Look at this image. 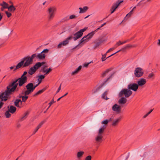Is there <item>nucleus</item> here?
Segmentation results:
<instances>
[{"instance_id":"1","label":"nucleus","mask_w":160,"mask_h":160,"mask_svg":"<svg viewBox=\"0 0 160 160\" xmlns=\"http://www.w3.org/2000/svg\"><path fill=\"white\" fill-rule=\"evenodd\" d=\"M18 81V85L20 87L22 86L27 82V81L23 80V79H22L19 78L12 81V82L10 83L7 87L9 88V90H12L11 92L12 93L13 92H14L15 91L18 85V83H17Z\"/></svg>"},{"instance_id":"2","label":"nucleus","mask_w":160,"mask_h":160,"mask_svg":"<svg viewBox=\"0 0 160 160\" xmlns=\"http://www.w3.org/2000/svg\"><path fill=\"white\" fill-rule=\"evenodd\" d=\"M12 90H10L7 87L6 90L3 92L0 93V99L2 101H6L10 98V96L12 93L11 92Z\"/></svg>"},{"instance_id":"3","label":"nucleus","mask_w":160,"mask_h":160,"mask_svg":"<svg viewBox=\"0 0 160 160\" xmlns=\"http://www.w3.org/2000/svg\"><path fill=\"white\" fill-rule=\"evenodd\" d=\"M36 56V54L35 53L30 57L29 56L25 57L22 59V61H24V62L25 61L23 67H27L31 64L33 62V59Z\"/></svg>"},{"instance_id":"4","label":"nucleus","mask_w":160,"mask_h":160,"mask_svg":"<svg viewBox=\"0 0 160 160\" xmlns=\"http://www.w3.org/2000/svg\"><path fill=\"white\" fill-rule=\"evenodd\" d=\"M95 31H92L90 33H88L87 35L84 36L80 40V43L78 45L76 46L75 48H77L78 46L80 45L84 42H87L95 34Z\"/></svg>"},{"instance_id":"5","label":"nucleus","mask_w":160,"mask_h":160,"mask_svg":"<svg viewBox=\"0 0 160 160\" xmlns=\"http://www.w3.org/2000/svg\"><path fill=\"white\" fill-rule=\"evenodd\" d=\"M132 92L128 89H123L120 92L118 96L119 97H121L124 95L125 97L128 98L132 94Z\"/></svg>"},{"instance_id":"6","label":"nucleus","mask_w":160,"mask_h":160,"mask_svg":"<svg viewBox=\"0 0 160 160\" xmlns=\"http://www.w3.org/2000/svg\"><path fill=\"white\" fill-rule=\"evenodd\" d=\"M144 74V71L142 68L140 67L135 68L134 74L135 77L139 78L142 77Z\"/></svg>"},{"instance_id":"7","label":"nucleus","mask_w":160,"mask_h":160,"mask_svg":"<svg viewBox=\"0 0 160 160\" xmlns=\"http://www.w3.org/2000/svg\"><path fill=\"white\" fill-rule=\"evenodd\" d=\"M56 11V8L55 7H50L48 8V11L49 13L48 19L49 20H51L53 18Z\"/></svg>"},{"instance_id":"8","label":"nucleus","mask_w":160,"mask_h":160,"mask_svg":"<svg viewBox=\"0 0 160 160\" xmlns=\"http://www.w3.org/2000/svg\"><path fill=\"white\" fill-rule=\"evenodd\" d=\"M49 50L48 49H45L43 50L41 53L36 54V57L37 58L39 59L40 60H43L46 57L45 53L48 52Z\"/></svg>"},{"instance_id":"9","label":"nucleus","mask_w":160,"mask_h":160,"mask_svg":"<svg viewBox=\"0 0 160 160\" xmlns=\"http://www.w3.org/2000/svg\"><path fill=\"white\" fill-rule=\"evenodd\" d=\"M27 90L25 91L26 94H30L33 92L34 89L33 87V84L32 83H28L26 86Z\"/></svg>"},{"instance_id":"10","label":"nucleus","mask_w":160,"mask_h":160,"mask_svg":"<svg viewBox=\"0 0 160 160\" xmlns=\"http://www.w3.org/2000/svg\"><path fill=\"white\" fill-rule=\"evenodd\" d=\"M123 2V0H118L116 3H113L112 6L110 9V11L111 12V13L112 14L115 11L116 9L120 5V3Z\"/></svg>"},{"instance_id":"11","label":"nucleus","mask_w":160,"mask_h":160,"mask_svg":"<svg viewBox=\"0 0 160 160\" xmlns=\"http://www.w3.org/2000/svg\"><path fill=\"white\" fill-rule=\"evenodd\" d=\"M138 88V85L137 83H130L128 86V88L129 90H132L134 91H136Z\"/></svg>"},{"instance_id":"12","label":"nucleus","mask_w":160,"mask_h":160,"mask_svg":"<svg viewBox=\"0 0 160 160\" xmlns=\"http://www.w3.org/2000/svg\"><path fill=\"white\" fill-rule=\"evenodd\" d=\"M85 31H79L74 34V37L73 38L74 40L76 41L77 39L81 37L83 35V32Z\"/></svg>"},{"instance_id":"13","label":"nucleus","mask_w":160,"mask_h":160,"mask_svg":"<svg viewBox=\"0 0 160 160\" xmlns=\"http://www.w3.org/2000/svg\"><path fill=\"white\" fill-rule=\"evenodd\" d=\"M112 110L118 113H120L121 112V108L120 106L118 105L117 104H115L112 107Z\"/></svg>"},{"instance_id":"14","label":"nucleus","mask_w":160,"mask_h":160,"mask_svg":"<svg viewBox=\"0 0 160 160\" xmlns=\"http://www.w3.org/2000/svg\"><path fill=\"white\" fill-rule=\"evenodd\" d=\"M103 136L102 135H100L98 134V135L95 138V140L97 143H101L102 140Z\"/></svg>"},{"instance_id":"15","label":"nucleus","mask_w":160,"mask_h":160,"mask_svg":"<svg viewBox=\"0 0 160 160\" xmlns=\"http://www.w3.org/2000/svg\"><path fill=\"white\" fill-rule=\"evenodd\" d=\"M94 42L95 44L93 47V48L95 49L98 47L102 42V41L101 39H99L95 41Z\"/></svg>"},{"instance_id":"16","label":"nucleus","mask_w":160,"mask_h":160,"mask_svg":"<svg viewBox=\"0 0 160 160\" xmlns=\"http://www.w3.org/2000/svg\"><path fill=\"white\" fill-rule=\"evenodd\" d=\"M146 82V80L145 79L142 78L139 79L137 82L138 85V86H142L144 85Z\"/></svg>"},{"instance_id":"17","label":"nucleus","mask_w":160,"mask_h":160,"mask_svg":"<svg viewBox=\"0 0 160 160\" xmlns=\"http://www.w3.org/2000/svg\"><path fill=\"white\" fill-rule=\"evenodd\" d=\"M122 97L118 100V102L120 104H124L127 101V99L126 98L124 97Z\"/></svg>"},{"instance_id":"18","label":"nucleus","mask_w":160,"mask_h":160,"mask_svg":"<svg viewBox=\"0 0 160 160\" xmlns=\"http://www.w3.org/2000/svg\"><path fill=\"white\" fill-rule=\"evenodd\" d=\"M79 9L80 10L79 13H83L86 12L88 10V7L87 6H84L83 8H79Z\"/></svg>"},{"instance_id":"19","label":"nucleus","mask_w":160,"mask_h":160,"mask_svg":"<svg viewBox=\"0 0 160 160\" xmlns=\"http://www.w3.org/2000/svg\"><path fill=\"white\" fill-rule=\"evenodd\" d=\"M44 62H38L36 63L33 66V68H34L36 70L38 69L44 63Z\"/></svg>"},{"instance_id":"20","label":"nucleus","mask_w":160,"mask_h":160,"mask_svg":"<svg viewBox=\"0 0 160 160\" xmlns=\"http://www.w3.org/2000/svg\"><path fill=\"white\" fill-rule=\"evenodd\" d=\"M19 103L21 105H22V101L20 99H17L14 102V105L18 107L21 108L22 107V106H20Z\"/></svg>"},{"instance_id":"21","label":"nucleus","mask_w":160,"mask_h":160,"mask_svg":"<svg viewBox=\"0 0 160 160\" xmlns=\"http://www.w3.org/2000/svg\"><path fill=\"white\" fill-rule=\"evenodd\" d=\"M17 108L16 107L13 106H11L10 107V108L8 109V110L10 113L12 114L14 113L16 111Z\"/></svg>"},{"instance_id":"22","label":"nucleus","mask_w":160,"mask_h":160,"mask_svg":"<svg viewBox=\"0 0 160 160\" xmlns=\"http://www.w3.org/2000/svg\"><path fill=\"white\" fill-rule=\"evenodd\" d=\"M72 38V37L70 36L67 39L61 42L62 45L63 46H65L67 45L69 43V41L70 40H71Z\"/></svg>"},{"instance_id":"23","label":"nucleus","mask_w":160,"mask_h":160,"mask_svg":"<svg viewBox=\"0 0 160 160\" xmlns=\"http://www.w3.org/2000/svg\"><path fill=\"white\" fill-rule=\"evenodd\" d=\"M29 112L28 111L26 112L23 114V116L20 118L19 119V121L22 122L23 120L27 118V116L29 114Z\"/></svg>"},{"instance_id":"24","label":"nucleus","mask_w":160,"mask_h":160,"mask_svg":"<svg viewBox=\"0 0 160 160\" xmlns=\"http://www.w3.org/2000/svg\"><path fill=\"white\" fill-rule=\"evenodd\" d=\"M105 128V127L104 126L101 127L98 132V134L100 135H102V133L104 132Z\"/></svg>"},{"instance_id":"25","label":"nucleus","mask_w":160,"mask_h":160,"mask_svg":"<svg viewBox=\"0 0 160 160\" xmlns=\"http://www.w3.org/2000/svg\"><path fill=\"white\" fill-rule=\"evenodd\" d=\"M76 18V16L75 15H72L70 16L69 18H64L62 20L61 22H63L65 21L68 20L69 19H72L73 18Z\"/></svg>"},{"instance_id":"26","label":"nucleus","mask_w":160,"mask_h":160,"mask_svg":"<svg viewBox=\"0 0 160 160\" xmlns=\"http://www.w3.org/2000/svg\"><path fill=\"white\" fill-rule=\"evenodd\" d=\"M24 64V61L22 60L16 66V68L14 69V71H15L17 69L20 68Z\"/></svg>"},{"instance_id":"27","label":"nucleus","mask_w":160,"mask_h":160,"mask_svg":"<svg viewBox=\"0 0 160 160\" xmlns=\"http://www.w3.org/2000/svg\"><path fill=\"white\" fill-rule=\"evenodd\" d=\"M36 71V70L34 68H33V67H31L29 69L28 71V73L29 74L32 75L34 74Z\"/></svg>"},{"instance_id":"28","label":"nucleus","mask_w":160,"mask_h":160,"mask_svg":"<svg viewBox=\"0 0 160 160\" xmlns=\"http://www.w3.org/2000/svg\"><path fill=\"white\" fill-rule=\"evenodd\" d=\"M81 68L82 66H79L77 68L75 69V70L74 71H73L72 72V75H73L77 73L81 69Z\"/></svg>"},{"instance_id":"29","label":"nucleus","mask_w":160,"mask_h":160,"mask_svg":"<svg viewBox=\"0 0 160 160\" xmlns=\"http://www.w3.org/2000/svg\"><path fill=\"white\" fill-rule=\"evenodd\" d=\"M24 94V96H22V102H25L27 100L28 98V96H27V95H29V94H26L25 92Z\"/></svg>"},{"instance_id":"30","label":"nucleus","mask_w":160,"mask_h":160,"mask_svg":"<svg viewBox=\"0 0 160 160\" xmlns=\"http://www.w3.org/2000/svg\"><path fill=\"white\" fill-rule=\"evenodd\" d=\"M46 89L45 88H43L42 89L39 90L38 92H37L35 94H34L33 95V96H35L37 95H38L41 93H42L44 91L46 90Z\"/></svg>"},{"instance_id":"31","label":"nucleus","mask_w":160,"mask_h":160,"mask_svg":"<svg viewBox=\"0 0 160 160\" xmlns=\"http://www.w3.org/2000/svg\"><path fill=\"white\" fill-rule=\"evenodd\" d=\"M120 118H118L116 120L113 121L112 122V125L114 127L116 126L120 121Z\"/></svg>"},{"instance_id":"32","label":"nucleus","mask_w":160,"mask_h":160,"mask_svg":"<svg viewBox=\"0 0 160 160\" xmlns=\"http://www.w3.org/2000/svg\"><path fill=\"white\" fill-rule=\"evenodd\" d=\"M108 94V91H106L102 95V98L103 99H105L106 100H107L108 99V98H107V96H106Z\"/></svg>"},{"instance_id":"33","label":"nucleus","mask_w":160,"mask_h":160,"mask_svg":"<svg viewBox=\"0 0 160 160\" xmlns=\"http://www.w3.org/2000/svg\"><path fill=\"white\" fill-rule=\"evenodd\" d=\"M45 68H44L42 69V72H45V75H47L52 71V69L51 68H49L48 69L45 70Z\"/></svg>"},{"instance_id":"34","label":"nucleus","mask_w":160,"mask_h":160,"mask_svg":"<svg viewBox=\"0 0 160 160\" xmlns=\"http://www.w3.org/2000/svg\"><path fill=\"white\" fill-rule=\"evenodd\" d=\"M8 9L9 11L13 12L16 10V8L13 5H11L8 8Z\"/></svg>"},{"instance_id":"35","label":"nucleus","mask_w":160,"mask_h":160,"mask_svg":"<svg viewBox=\"0 0 160 160\" xmlns=\"http://www.w3.org/2000/svg\"><path fill=\"white\" fill-rule=\"evenodd\" d=\"M84 152L83 151L79 152L77 153V157L78 159L80 158L84 154Z\"/></svg>"},{"instance_id":"36","label":"nucleus","mask_w":160,"mask_h":160,"mask_svg":"<svg viewBox=\"0 0 160 160\" xmlns=\"http://www.w3.org/2000/svg\"><path fill=\"white\" fill-rule=\"evenodd\" d=\"M38 77H39V78L38 79V80L39 82L38 84H40L42 82V79L45 78V76L44 75H41L38 76Z\"/></svg>"},{"instance_id":"37","label":"nucleus","mask_w":160,"mask_h":160,"mask_svg":"<svg viewBox=\"0 0 160 160\" xmlns=\"http://www.w3.org/2000/svg\"><path fill=\"white\" fill-rule=\"evenodd\" d=\"M111 70L112 69L111 68L107 69L102 74V77H104L106 75V74L108 73L109 71H111Z\"/></svg>"},{"instance_id":"38","label":"nucleus","mask_w":160,"mask_h":160,"mask_svg":"<svg viewBox=\"0 0 160 160\" xmlns=\"http://www.w3.org/2000/svg\"><path fill=\"white\" fill-rule=\"evenodd\" d=\"M0 5L2 6L3 8H8V4L4 2H3L2 3H1Z\"/></svg>"},{"instance_id":"39","label":"nucleus","mask_w":160,"mask_h":160,"mask_svg":"<svg viewBox=\"0 0 160 160\" xmlns=\"http://www.w3.org/2000/svg\"><path fill=\"white\" fill-rule=\"evenodd\" d=\"M132 47V46L130 45V44H127L126 46H125L124 47L122 48L121 50H120V51H124L127 48H130Z\"/></svg>"},{"instance_id":"40","label":"nucleus","mask_w":160,"mask_h":160,"mask_svg":"<svg viewBox=\"0 0 160 160\" xmlns=\"http://www.w3.org/2000/svg\"><path fill=\"white\" fill-rule=\"evenodd\" d=\"M133 13V11L132 10H131L130 12L128 13L126 16L125 17L124 19V20H127V19L129 18L131 15Z\"/></svg>"},{"instance_id":"41","label":"nucleus","mask_w":160,"mask_h":160,"mask_svg":"<svg viewBox=\"0 0 160 160\" xmlns=\"http://www.w3.org/2000/svg\"><path fill=\"white\" fill-rule=\"evenodd\" d=\"M69 26V24H67L63 25L62 27V28L63 30H67V29H70V28H68Z\"/></svg>"},{"instance_id":"42","label":"nucleus","mask_w":160,"mask_h":160,"mask_svg":"<svg viewBox=\"0 0 160 160\" xmlns=\"http://www.w3.org/2000/svg\"><path fill=\"white\" fill-rule=\"evenodd\" d=\"M5 114L6 118H9L11 116V114L10 113V112L8 110L5 112Z\"/></svg>"},{"instance_id":"43","label":"nucleus","mask_w":160,"mask_h":160,"mask_svg":"<svg viewBox=\"0 0 160 160\" xmlns=\"http://www.w3.org/2000/svg\"><path fill=\"white\" fill-rule=\"evenodd\" d=\"M44 121H42L41 122L38 124V125L37 127V128L38 129L42 127V125L44 123Z\"/></svg>"},{"instance_id":"44","label":"nucleus","mask_w":160,"mask_h":160,"mask_svg":"<svg viewBox=\"0 0 160 160\" xmlns=\"http://www.w3.org/2000/svg\"><path fill=\"white\" fill-rule=\"evenodd\" d=\"M154 73L152 72L149 74L148 76V78L149 79H151L153 78L154 77Z\"/></svg>"},{"instance_id":"45","label":"nucleus","mask_w":160,"mask_h":160,"mask_svg":"<svg viewBox=\"0 0 160 160\" xmlns=\"http://www.w3.org/2000/svg\"><path fill=\"white\" fill-rule=\"evenodd\" d=\"M107 54V53H106L104 54H102V57L101 59H102V62H103L106 59H105V58L106 57Z\"/></svg>"},{"instance_id":"46","label":"nucleus","mask_w":160,"mask_h":160,"mask_svg":"<svg viewBox=\"0 0 160 160\" xmlns=\"http://www.w3.org/2000/svg\"><path fill=\"white\" fill-rule=\"evenodd\" d=\"M122 42L120 41H119L118 42H117L116 44L114 46V47H115V48L117 47L118 46H120L121 45H122Z\"/></svg>"},{"instance_id":"47","label":"nucleus","mask_w":160,"mask_h":160,"mask_svg":"<svg viewBox=\"0 0 160 160\" xmlns=\"http://www.w3.org/2000/svg\"><path fill=\"white\" fill-rule=\"evenodd\" d=\"M109 122V120L108 119H106L104 120L102 122V124H107Z\"/></svg>"},{"instance_id":"48","label":"nucleus","mask_w":160,"mask_h":160,"mask_svg":"<svg viewBox=\"0 0 160 160\" xmlns=\"http://www.w3.org/2000/svg\"><path fill=\"white\" fill-rule=\"evenodd\" d=\"M153 111V109L151 110L147 114L143 116V118H145L148 115Z\"/></svg>"},{"instance_id":"49","label":"nucleus","mask_w":160,"mask_h":160,"mask_svg":"<svg viewBox=\"0 0 160 160\" xmlns=\"http://www.w3.org/2000/svg\"><path fill=\"white\" fill-rule=\"evenodd\" d=\"M114 72L112 73L110 76L104 82L103 84L105 83L111 77H112L114 75Z\"/></svg>"},{"instance_id":"50","label":"nucleus","mask_w":160,"mask_h":160,"mask_svg":"<svg viewBox=\"0 0 160 160\" xmlns=\"http://www.w3.org/2000/svg\"><path fill=\"white\" fill-rule=\"evenodd\" d=\"M20 78L21 79H23V80H24L27 81L28 79L26 77V76H23L22 75L21 77Z\"/></svg>"},{"instance_id":"51","label":"nucleus","mask_w":160,"mask_h":160,"mask_svg":"<svg viewBox=\"0 0 160 160\" xmlns=\"http://www.w3.org/2000/svg\"><path fill=\"white\" fill-rule=\"evenodd\" d=\"M5 13L8 18L10 17L12 15L11 13L10 12H8V11H6Z\"/></svg>"},{"instance_id":"52","label":"nucleus","mask_w":160,"mask_h":160,"mask_svg":"<svg viewBox=\"0 0 160 160\" xmlns=\"http://www.w3.org/2000/svg\"><path fill=\"white\" fill-rule=\"evenodd\" d=\"M115 48V47H113L112 48H110L106 52V53H109L111 51H112L114 50Z\"/></svg>"},{"instance_id":"53","label":"nucleus","mask_w":160,"mask_h":160,"mask_svg":"<svg viewBox=\"0 0 160 160\" xmlns=\"http://www.w3.org/2000/svg\"><path fill=\"white\" fill-rule=\"evenodd\" d=\"M91 156L90 155H89L86 157L85 160H91Z\"/></svg>"},{"instance_id":"54","label":"nucleus","mask_w":160,"mask_h":160,"mask_svg":"<svg viewBox=\"0 0 160 160\" xmlns=\"http://www.w3.org/2000/svg\"><path fill=\"white\" fill-rule=\"evenodd\" d=\"M38 129H38L36 127L33 131V133L32 134V135L34 134L38 131Z\"/></svg>"},{"instance_id":"55","label":"nucleus","mask_w":160,"mask_h":160,"mask_svg":"<svg viewBox=\"0 0 160 160\" xmlns=\"http://www.w3.org/2000/svg\"><path fill=\"white\" fill-rule=\"evenodd\" d=\"M106 24V23H105V22L103 24H102L101 26H100L98 28H97L95 30H99V29H101V28H102V27L105 24Z\"/></svg>"},{"instance_id":"56","label":"nucleus","mask_w":160,"mask_h":160,"mask_svg":"<svg viewBox=\"0 0 160 160\" xmlns=\"http://www.w3.org/2000/svg\"><path fill=\"white\" fill-rule=\"evenodd\" d=\"M92 62H88V63H85L83 65V67H88V65L90 63H91Z\"/></svg>"},{"instance_id":"57","label":"nucleus","mask_w":160,"mask_h":160,"mask_svg":"<svg viewBox=\"0 0 160 160\" xmlns=\"http://www.w3.org/2000/svg\"><path fill=\"white\" fill-rule=\"evenodd\" d=\"M55 101H54V99L53 98L51 102L49 103V104L50 105V106H51L53 103H55Z\"/></svg>"},{"instance_id":"58","label":"nucleus","mask_w":160,"mask_h":160,"mask_svg":"<svg viewBox=\"0 0 160 160\" xmlns=\"http://www.w3.org/2000/svg\"><path fill=\"white\" fill-rule=\"evenodd\" d=\"M101 87H99L97 88L96 90L93 92V93H94L96 92H97L98 91H99Z\"/></svg>"},{"instance_id":"59","label":"nucleus","mask_w":160,"mask_h":160,"mask_svg":"<svg viewBox=\"0 0 160 160\" xmlns=\"http://www.w3.org/2000/svg\"><path fill=\"white\" fill-rule=\"evenodd\" d=\"M61 84L60 85L59 87L58 88V90L56 92V94L58 93L59 92L60 90L61 89Z\"/></svg>"},{"instance_id":"60","label":"nucleus","mask_w":160,"mask_h":160,"mask_svg":"<svg viewBox=\"0 0 160 160\" xmlns=\"http://www.w3.org/2000/svg\"><path fill=\"white\" fill-rule=\"evenodd\" d=\"M76 25L75 24H73L71 25H69V27L68 28H70L71 29H72V28H73L75 27Z\"/></svg>"},{"instance_id":"61","label":"nucleus","mask_w":160,"mask_h":160,"mask_svg":"<svg viewBox=\"0 0 160 160\" xmlns=\"http://www.w3.org/2000/svg\"><path fill=\"white\" fill-rule=\"evenodd\" d=\"M120 50H119V51H117V52H115V53H113V54H112V55H110V56H108V57H107V58H109V57H111V56H113V55H114V54H115L116 53H118V52H120Z\"/></svg>"},{"instance_id":"62","label":"nucleus","mask_w":160,"mask_h":160,"mask_svg":"<svg viewBox=\"0 0 160 160\" xmlns=\"http://www.w3.org/2000/svg\"><path fill=\"white\" fill-rule=\"evenodd\" d=\"M4 104V103L2 101H1L0 102V109L2 107Z\"/></svg>"},{"instance_id":"63","label":"nucleus","mask_w":160,"mask_h":160,"mask_svg":"<svg viewBox=\"0 0 160 160\" xmlns=\"http://www.w3.org/2000/svg\"><path fill=\"white\" fill-rule=\"evenodd\" d=\"M62 44L61 43V42L58 45V46H57V48H60L61 47V46L62 45Z\"/></svg>"},{"instance_id":"64","label":"nucleus","mask_w":160,"mask_h":160,"mask_svg":"<svg viewBox=\"0 0 160 160\" xmlns=\"http://www.w3.org/2000/svg\"><path fill=\"white\" fill-rule=\"evenodd\" d=\"M22 96H23L21 95L20 94H19L17 97L18 98H22Z\"/></svg>"}]
</instances>
